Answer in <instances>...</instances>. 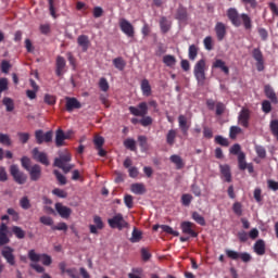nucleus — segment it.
I'll return each instance as SVG.
<instances>
[{"label": "nucleus", "mask_w": 278, "mask_h": 278, "mask_svg": "<svg viewBox=\"0 0 278 278\" xmlns=\"http://www.w3.org/2000/svg\"><path fill=\"white\" fill-rule=\"evenodd\" d=\"M73 156L66 150L64 152H59V157L54 159L53 166L61 168L65 175L71 173L75 168V164H71Z\"/></svg>", "instance_id": "nucleus-1"}, {"label": "nucleus", "mask_w": 278, "mask_h": 278, "mask_svg": "<svg viewBox=\"0 0 278 278\" xmlns=\"http://www.w3.org/2000/svg\"><path fill=\"white\" fill-rule=\"evenodd\" d=\"M193 75L199 86H203V84H205V59H202L195 63L193 67Z\"/></svg>", "instance_id": "nucleus-2"}, {"label": "nucleus", "mask_w": 278, "mask_h": 278, "mask_svg": "<svg viewBox=\"0 0 278 278\" xmlns=\"http://www.w3.org/2000/svg\"><path fill=\"white\" fill-rule=\"evenodd\" d=\"M28 258L30 260V262H41L43 266H51V264L53 263V260L51 258V256H49V254H38L36 253V250H30L28 252Z\"/></svg>", "instance_id": "nucleus-3"}, {"label": "nucleus", "mask_w": 278, "mask_h": 278, "mask_svg": "<svg viewBox=\"0 0 278 278\" xmlns=\"http://www.w3.org/2000/svg\"><path fill=\"white\" fill-rule=\"evenodd\" d=\"M109 226L111 229H118L122 231V229H125V227H128V223H126L125 218L123 217V214L117 213L112 218L108 219Z\"/></svg>", "instance_id": "nucleus-4"}, {"label": "nucleus", "mask_w": 278, "mask_h": 278, "mask_svg": "<svg viewBox=\"0 0 278 278\" xmlns=\"http://www.w3.org/2000/svg\"><path fill=\"white\" fill-rule=\"evenodd\" d=\"M225 253L227 255V257H229V260H241V262H244V263H249L251 262L252 260V256L251 254H249L248 252H236L233 250H225Z\"/></svg>", "instance_id": "nucleus-5"}, {"label": "nucleus", "mask_w": 278, "mask_h": 278, "mask_svg": "<svg viewBox=\"0 0 278 278\" xmlns=\"http://www.w3.org/2000/svg\"><path fill=\"white\" fill-rule=\"evenodd\" d=\"M10 173L14 178V181H16V184H20V186H23V184L27 181V175L18 169V165H11Z\"/></svg>", "instance_id": "nucleus-6"}, {"label": "nucleus", "mask_w": 278, "mask_h": 278, "mask_svg": "<svg viewBox=\"0 0 278 278\" xmlns=\"http://www.w3.org/2000/svg\"><path fill=\"white\" fill-rule=\"evenodd\" d=\"M119 28L122 29L123 34H125V36H127L128 38H134V36L136 35L134 25L126 18L119 20Z\"/></svg>", "instance_id": "nucleus-7"}, {"label": "nucleus", "mask_w": 278, "mask_h": 278, "mask_svg": "<svg viewBox=\"0 0 278 278\" xmlns=\"http://www.w3.org/2000/svg\"><path fill=\"white\" fill-rule=\"evenodd\" d=\"M33 159L35 162H39V164H43V166H49L51 164L49 162V156L47 155L46 152H40L38 148H34L31 151Z\"/></svg>", "instance_id": "nucleus-8"}, {"label": "nucleus", "mask_w": 278, "mask_h": 278, "mask_svg": "<svg viewBox=\"0 0 278 278\" xmlns=\"http://www.w3.org/2000/svg\"><path fill=\"white\" fill-rule=\"evenodd\" d=\"M35 138L37 144H42L43 142H51L53 140V131L49 130L45 134L42 130L35 131Z\"/></svg>", "instance_id": "nucleus-9"}, {"label": "nucleus", "mask_w": 278, "mask_h": 278, "mask_svg": "<svg viewBox=\"0 0 278 278\" xmlns=\"http://www.w3.org/2000/svg\"><path fill=\"white\" fill-rule=\"evenodd\" d=\"M129 112L132 116H147V114H149V106L147 102H141L138 108L129 106Z\"/></svg>", "instance_id": "nucleus-10"}, {"label": "nucleus", "mask_w": 278, "mask_h": 278, "mask_svg": "<svg viewBox=\"0 0 278 278\" xmlns=\"http://www.w3.org/2000/svg\"><path fill=\"white\" fill-rule=\"evenodd\" d=\"M1 255L4 257V260L10 264V266H14L16 264V260L14 257V249L10 247H4L1 250Z\"/></svg>", "instance_id": "nucleus-11"}, {"label": "nucleus", "mask_w": 278, "mask_h": 278, "mask_svg": "<svg viewBox=\"0 0 278 278\" xmlns=\"http://www.w3.org/2000/svg\"><path fill=\"white\" fill-rule=\"evenodd\" d=\"M227 16L235 27H240V25H242V21H240V14L238 13L237 9H228Z\"/></svg>", "instance_id": "nucleus-12"}, {"label": "nucleus", "mask_w": 278, "mask_h": 278, "mask_svg": "<svg viewBox=\"0 0 278 278\" xmlns=\"http://www.w3.org/2000/svg\"><path fill=\"white\" fill-rule=\"evenodd\" d=\"M252 58H254L256 61L257 71H264V54H262V50H260L258 48L254 49L252 51Z\"/></svg>", "instance_id": "nucleus-13"}, {"label": "nucleus", "mask_w": 278, "mask_h": 278, "mask_svg": "<svg viewBox=\"0 0 278 278\" xmlns=\"http://www.w3.org/2000/svg\"><path fill=\"white\" fill-rule=\"evenodd\" d=\"M55 210L61 218H71V214H73V210L68 206H64L62 203H56Z\"/></svg>", "instance_id": "nucleus-14"}, {"label": "nucleus", "mask_w": 278, "mask_h": 278, "mask_svg": "<svg viewBox=\"0 0 278 278\" xmlns=\"http://www.w3.org/2000/svg\"><path fill=\"white\" fill-rule=\"evenodd\" d=\"M66 104V111L67 112H73V110H80L81 108V102L78 101L76 98H65Z\"/></svg>", "instance_id": "nucleus-15"}, {"label": "nucleus", "mask_w": 278, "mask_h": 278, "mask_svg": "<svg viewBox=\"0 0 278 278\" xmlns=\"http://www.w3.org/2000/svg\"><path fill=\"white\" fill-rule=\"evenodd\" d=\"M28 173L31 181H38V179L42 177V167H40L38 164H35L30 167Z\"/></svg>", "instance_id": "nucleus-16"}, {"label": "nucleus", "mask_w": 278, "mask_h": 278, "mask_svg": "<svg viewBox=\"0 0 278 278\" xmlns=\"http://www.w3.org/2000/svg\"><path fill=\"white\" fill-rule=\"evenodd\" d=\"M215 34L217 36V40H225V36H227V27L223 24V22H217L215 25Z\"/></svg>", "instance_id": "nucleus-17"}, {"label": "nucleus", "mask_w": 278, "mask_h": 278, "mask_svg": "<svg viewBox=\"0 0 278 278\" xmlns=\"http://www.w3.org/2000/svg\"><path fill=\"white\" fill-rule=\"evenodd\" d=\"M5 244H10V238H8V225H5V223H2L0 225V247H3Z\"/></svg>", "instance_id": "nucleus-18"}, {"label": "nucleus", "mask_w": 278, "mask_h": 278, "mask_svg": "<svg viewBox=\"0 0 278 278\" xmlns=\"http://www.w3.org/2000/svg\"><path fill=\"white\" fill-rule=\"evenodd\" d=\"M178 126L179 129L182 131L184 136H188V129H190V124H188V117H186L185 115H179Z\"/></svg>", "instance_id": "nucleus-19"}, {"label": "nucleus", "mask_w": 278, "mask_h": 278, "mask_svg": "<svg viewBox=\"0 0 278 278\" xmlns=\"http://www.w3.org/2000/svg\"><path fill=\"white\" fill-rule=\"evenodd\" d=\"M249 118H250L249 110L242 109L238 117L239 125H242V127H249Z\"/></svg>", "instance_id": "nucleus-20"}, {"label": "nucleus", "mask_w": 278, "mask_h": 278, "mask_svg": "<svg viewBox=\"0 0 278 278\" xmlns=\"http://www.w3.org/2000/svg\"><path fill=\"white\" fill-rule=\"evenodd\" d=\"M254 253H256V255H265L266 254V242L262 239H258L255 243H254Z\"/></svg>", "instance_id": "nucleus-21"}, {"label": "nucleus", "mask_w": 278, "mask_h": 278, "mask_svg": "<svg viewBox=\"0 0 278 278\" xmlns=\"http://www.w3.org/2000/svg\"><path fill=\"white\" fill-rule=\"evenodd\" d=\"M64 68H66V60H64L63 56H58L55 70L58 77H62V75H64Z\"/></svg>", "instance_id": "nucleus-22"}, {"label": "nucleus", "mask_w": 278, "mask_h": 278, "mask_svg": "<svg viewBox=\"0 0 278 278\" xmlns=\"http://www.w3.org/2000/svg\"><path fill=\"white\" fill-rule=\"evenodd\" d=\"M219 170L222 174V177L227 181L228 184L231 182V167L229 165H219Z\"/></svg>", "instance_id": "nucleus-23"}, {"label": "nucleus", "mask_w": 278, "mask_h": 278, "mask_svg": "<svg viewBox=\"0 0 278 278\" xmlns=\"http://www.w3.org/2000/svg\"><path fill=\"white\" fill-rule=\"evenodd\" d=\"M192 225L193 224L191 222H184L180 227L182 229V233L197 238L198 233L192 230Z\"/></svg>", "instance_id": "nucleus-24"}, {"label": "nucleus", "mask_w": 278, "mask_h": 278, "mask_svg": "<svg viewBox=\"0 0 278 278\" xmlns=\"http://www.w3.org/2000/svg\"><path fill=\"white\" fill-rule=\"evenodd\" d=\"M78 47L83 49V51H88L90 47V39L86 35H80L77 38Z\"/></svg>", "instance_id": "nucleus-25"}, {"label": "nucleus", "mask_w": 278, "mask_h": 278, "mask_svg": "<svg viewBox=\"0 0 278 278\" xmlns=\"http://www.w3.org/2000/svg\"><path fill=\"white\" fill-rule=\"evenodd\" d=\"M66 140V134L62 129H58L55 131V146L56 147H64Z\"/></svg>", "instance_id": "nucleus-26"}, {"label": "nucleus", "mask_w": 278, "mask_h": 278, "mask_svg": "<svg viewBox=\"0 0 278 278\" xmlns=\"http://www.w3.org/2000/svg\"><path fill=\"white\" fill-rule=\"evenodd\" d=\"M264 90H265V94H266L267 99H269L271 101V103H278L277 93H275V89H273V87H270V85H266L264 87Z\"/></svg>", "instance_id": "nucleus-27"}, {"label": "nucleus", "mask_w": 278, "mask_h": 278, "mask_svg": "<svg viewBox=\"0 0 278 278\" xmlns=\"http://www.w3.org/2000/svg\"><path fill=\"white\" fill-rule=\"evenodd\" d=\"M130 190L134 194H144L147 192V188L142 182H136L130 186Z\"/></svg>", "instance_id": "nucleus-28"}, {"label": "nucleus", "mask_w": 278, "mask_h": 278, "mask_svg": "<svg viewBox=\"0 0 278 278\" xmlns=\"http://www.w3.org/2000/svg\"><path fill=\"white\" fill-rule=\"evenodd\" d=\"M169 161L172 162V164H175L177 170H181V168H184V166H186V164L184 163V159H181V156H179L177 154H173L169 157Z\"/></svg>", "instance_id": "nucleus-29"}, {"label": "nucleus", "mask_w": 278, "mask_h": 278, "mask_svg": "<svg viewBox=\"0 0 278 278\" xmlns=\"http://www.w3.org/2000/svg\"><path fill=\"white\" fill-rule=\"evenodd\" d=\"M176 18L177 21H180V23H186V21H188V11L186 8L179 7L177 9Z\"/></svg>", "instance_id": "nucleus-30"}, {"label": "nucleus", "mask_w": 278, "mask_h": 278, "mask_svg": "<svg viewBox=\"0 0 278 278\" xmlns=\"http://www.w3.org/2000/svg\"><path fill=\"white\" fill-rule=\"evenodd\" d=\"M213 68H220V71H223V73H225V75H228L229 73V67H227V65H225V61L217 59L214 63H213Z\"/></svg>", "instance_id": "nucleus-31"}, {"label": "nucleus", "mask_w": 278, "mask_h": 278, "mask_svg": "<svg viewBox=\"0 0 278 278\" xmlns=\"http://www.w3.org/2000/svg\"><path fill=\"white\" fill-rule=\"evenodd\" d=\"M238 164H239L240 170H247V166L249 164H247V154H244V152H240L238 154Z\"/></svg>", "instance_id": "nucleus-32"}, {"label": "nucleus", "mask_w": 278, "mask_h": 278, "mask_svg": "<svg viewBox=\"0 0 278 278\" xmlns=\"http://www.w3.org/2000/svg\"><path fill=\"white\" fill-rule=\"evenodd\" d=\"M177 138V130L170 129L168 130L166 135V142L169 144V147H173L175 144V139Z\"/></svg>", "instance_id": "nucleus-33"}, {"label": "nucleus", "mask_w": 278, "mask_h": 278, "mask_svg": "<svg viewBox=\"0 0 278 278\" xmlns=\"http://www.w3.org/2000/svg\"><path fill=\"white\" fill-rule=\"evenodd\" d=\"M163 62L165 63L166 66L173 68V66L177 64V59L174 55L166 54L165 56H163Z\"/></svg>", "instance_id": "nucleus-34"}, {"label": "nucleus", "mask_w": 278, "mask_h": 278, "mask_svg": "<svg viewBox=\"0 0 278 278\" xmlns=\"http://www.w3.org/2000/svg\"><path fill=\"white\" fill-rule=\"evenodd\" d=\"M240 18L243 23L244 29H252L253 28L251 17L247 13L241 14Z\"/></svg>", "instance_id": "nucleus-35"}, {"label": "nucleus", "mask_w": 278, "mask_h": 278, "mask_svg": "<svg viewBox=\"0 0 278 278\" xmlns=\"http://www.w3.org/2000/svg\"><path fill=\"white\" fill-rule=\"evenodd\" d=\"M141 90L144 97H151V85L147 79L141 81Z\"/></svg>", "instance_id": "nucleus-36"}, {"label": "nucleus", "mask_w": 278, "mask_h": 278, "mask_svg": "<svg viewBox=\"0 0 278 278\" xmlns=\"http://www.w3.org/2000/svg\"><path fill=\"white\" fill-rule=\"evenodd\" d=\"M160 27L161 31H163V34H166L170 29V22H168V20L163 16L160 20Z\"/></svg>", "instance_id": "nucleus-37"}, {"label": "nucleus", "mask_w": 278, "mask_h": 278, "mask_svg": "<svg viewBox=\"0 0 278 278\" xmlns=\"http://www.w3.org/2000/svg\"><path fill=\"white\" fill-rule=\"evenodd\" d=\"M141 240H142V231L138 230L137 228H134L130 237V242L136 243V242H140Z\"/></svg>", "instance_id": "nucleus-38"}, {"label": "nucleus", "mask_w": 278, "mask_h": 278, "mask_svg": "<svg viewBox=\"0 0 278 278\" xmlns=\"http://www.w3.org/2000/svg\"><path fill=\"white\" fill-rule=\"evenodd\" d=\"M2 103L7 108V112H14V100L5 97L3 98Z\"/></svg>", "instance_id": "nucleus-39"}, {"label": "nucleus", "mask_w": 278, "mask_h": 278, "mask_svg": "<svg viewBox=\"0 0 278 278\" xmlns=\"http://www.w3.org/2000/svg\"><path fill=\"white\" fill-rule=\"evenodd\" d=\"M124 147L126 149H129V151H138V148H136V140L132 138H128L124 141Z\"/></svg>", "instance_id": "nucleus-40"}, {"label": "nucleus", "mask_w": 278, "mask_h": 278, "mask_svg": "<svg viewBox=\"0 0 278 278\" xmlns=\"http://www.w3.org/2000/svg\"><path fill=\"white\" fill-rule=\"evenodd\" d=\"M197 55H199V48H197L194 45H191L189 47V60L194 62L197 60Z\"/></svg>", "instance_id": "nucleus-41"}, {"label": "nucleus", "mask_w": 278, "mask_h": 278, "mask_svg": "<svg viewBox=\"0 0 278 278\" xmlns=\"http://www.w3.org/2000/svg\"><path fill=\"white\" fill-rule=\"evenodd\" d=\"M113 64H114L115 68H117V71H124L125 66H126L125 60H123V58L114 59Z\"/></svg>", "instance_id": "nucleus-42"}, {"label": "nucleus", "mask_w": 278, "mask_h": 278, "mask_svg": "<svg viewBox=\"0 0 278 278\" xmlns=\"http://www.w3.org/2000/svg\"><path fill=\"white\" fill-rule=\"evenodd\" d=\"M12 232L18 238V240H23V238H25V230L18 226H13Z\"/></svg>", "instance_id": "nucleus-43"}, {"label": "nucleus", "mask_w": 278, "mask_h": 278, "mask_svg": "<svg viewBox=\"0 0 278 278\" xmlns=\"http://www.w3.org/2000/svg\"><path fill=\"white\" fill-rule=\"evenodd\" d=\"M53 175H55L56 180L61 186H66V176L62 175V173H60L58 169L53 170Z\"/></svg>", "instance_id": "nucleus-44"}, {"label": "nucleus", "mask_w": 278, "mask_h": 278, "mask_svg": "<svg viewBox=\"0 0 278 278\" xmlns=\"http://www.w3.org/2000/svg\"><path fill=\"white\" fill-rule=\"evenodd\" d=\"M192 218H193V220H195L198 223V225L205 227V218L201 214L193 212Z\"/></svg>", "instance_id": "nucleus-45"}, {"label": "nucleus", "mask_w": 278, "mask_h": 278, "mask_svg": "<svg viewBox=\"0 0 278 278\" xmlns=\"http://www.w3.org/2000/svg\"><path fill=\"white\" fill-rule=\"evenodd\" d=\"M0 143L4 144L5 147H11L12 139H10V135L0 134Z\"/></svg>", "instance_id": "nucleus-46"}, {"label": "nucleus", "mask_w": 278, "mask_h": 278, "mask_svg": "<svg viewBox=\"0 0 278 278\" xmlns=\"http://www.w3.org/2000/svg\"><path fill=\"white\" fill-rule=\"evenodd\" d=\"M21 164L23 166V168H25V170L29 172L31 168V160L27 156H23L21 159Z\"/></svg>", "instance_id": "nucleus-47"}, {"label": "nucleus", "mask_w": 278, "mask_h": 278, "mask_svg": "<svg viewBox=\"0 0 278 278\" xmlns=\"http://www.w3.org/2000/svg\"><path fill=\"white\" fill-rule=\"evenodd\" d=\"M215 142L220 144V147H229V140L223 136H216Z\"/></svg>", "instance_id": "nucleus-48"}, {"label": "nucleus", "mask_w": 278, "mask_h": 278, "mask_svg": "<svg viewBox=\"0 0 278 278\" xmlns=\"http://www.w3.org/2000/svg\"><path fill=\"white\" fill-rule=\"evenodd\" d=\"M20 205L23 210H29V207H31V203L29 202V199L27 197H23L20 200Z\"/></svg>", "instance_id": "nucleus-49"}, {"label": "nucleus", "mask_w": 278, "mask_h": 278, "mask_svg": "<svg viewBox=\"0 0 278 278\" xmlns=\"http://www.w3.org/2000/svg\"><path fill=\"white\" fill-rule=\"evenodd\" d=\"M161 229L162 231H164L165 233H170V236H179V231H175L173 230V228H170V226L167 225H161Z\"/></svg>", "instance_id": "nucleus-50"}, {"label": "nucleus", "mask_w": 278, "mask_h": 278, "mask_svg": "<svg viewBox=\"0 0 278 278\" xmlns=\"http://www.w3.org/2000/svg\"><path fill=\"white\" fill-rule=\"evenodd\" d=\"M138 142H139V147L141 148V151H147V149H148L147 137L139 136Z\"/></svg>", "instance_id": "nucleus-51"}, {"label": "nucleus", "mask_w": 278, "mask_h": 278, "mask_svg": "<svg viewBox=\"0 0 278 278\" xmlns=\"http://www.w3.org/2000/svg\"><path fill=\"white\" fill-rule=\"evenodd\" d=\"M124 203H125L126 207H128V210H131V207H134V197L126 194L124 197Z\"/></svg>", "instance_id": "nucleus-52"}, {"label": "nucleus", "mask_w": 278, "mask_h": 278, "mask_svg": "<svg viewBox=\"0 0 278 278\" xmlns=\"http://www.w3.org/2000/svg\"><path fill=\"white\" fill-rule=\"evenodd\" d=\"M99 86L100 90H102L103 92H108V90H110V84H108V79L105 78L100 79Z\"/></svg>", "instance_id": "nucleus-53"}, {"label": "nucleus", "mask_w": 278, "mask_h": 278, "mask_svg": "<svg viewBox=\"0 0 278 278\" xmlns=\"http://www.w3.org/2000/svg\"><path fill=\"white\" fill-rule=\"evenodd\" d=\"M142 119L139 121V123L142 125V127H149V125H152L153 118L151 116H141Z\"/></svg>", "instance_id": "nucleus-54"}, {"label": "nucleus", "mask_w": 278, "mask_h": 278, "mask_svg": "<svg viewBox=\"0 0 278 278\" xmlns=\"http://www.w3.org/2000/svg\"><path fill=\"white\" fill-rule=\"evenodd\" d=\"M255 151L256 154L258 155V157H261L262 160H264V157H266V149L262 146H255Z\"/></svg>", "instance_id": "nucleus-55"}, {"label": "nucleus", "mask_w": 278, "mask_h": 278, "mask_svg": "<svg viewBox=\"0 0 278 278\" xmlns=\"http://www.w3.org/2000/svg\"><path fill=\"white\" fill-rule=\"evenodd\" d=\"M242 131V128L241 127H238V126H231L230 127V132H229V136L230 138H236V136H238V134H240Z\"/></svg>", "instance_id": "nucleus-56"}, {"label": "nucleus", "mask_w": 278, "mask_h": 278, "mask_svg": "<svg viewBox=\"0 0 278 278\" xmlns=\"http://www.w3.org/2000/svg\"><path fill=\"white\" fill-rule=\"evenodd\" d=\"M262 110L265 112V114H269V112L273 110V106L270 105V101L265 100L262 103Z\"/></svg>", "instance_id": "nucleus-57"}, {"label": "nucleus", "mask_w": 278, "mask_h": 278, "mask_svg": "<svg viewBox=\"0 0 278 278\" xmlns=\"http://www.w3.org/2000/svg\"><path fill=\"white\" fill-rule=\"evenodd\" d=\"M17 136H18L22 144H27V142L29 141L28 132H18Z\"/></svg>", "instance_id": "nucleus-58"}, {"label": "nucleus", "mask_w": 278, "mask_h": 278, "mask_svg": "<svg viewBox=\"0 0 278 278\" xmlns=\"http://www.w3.org/2000/svg\"><path fill=\"white\" fill-rule=\"evenodd\" d=\"M52 194H55V197H59L60 199H66L67 193L66 191L62 190V189H54L52 190Z\"/></svg>", "instance_id": "nucleus-59"}, {"label": "nucleus", "mask_w": 278, "mask_h": 278, "mask_svg": "<svg viewBox=\"0 0 278 278\" xmlns=\"http://www.w3.org/2000/svg\"><path fill=\"white\" fill-rule=\"evenodd\" d=\"M181 201H182V205L188 206V205H190V203H192V195L185 193L181 197Z\"/></svg>", "instance_id": "nucleus-60"}, {"label": "nucleus", "mask_w": 278, "mask_h": 278, "mask_svg": "<svg viewBox=\"0 0 278 278\" xmlns=\"http://www.w3.org/2000/svg\"><path fill=\"white\" fill-rule=\"evenodd\" d=\"M39 220L40 223H42V225H47L48 227H51V225H53V218L49 216H41Z\"/></svg>", "instance_id": "nucleus-61"}, {"label": "nucleus", "mask_w": 278, "mask_h": 278, "mask_svg": "<svg viewBox=\"0 0 278 278\" xmlns=\"http://www.w3.org/2000/svg\"><path fill=\"white\" fill-rule=\"evenodd\" d=\"M8 90V78H0V99L1 92H5Z\"/></svg>", "instance_id": "nucleus-62"}, {"label": "nucleus", "mask_w": 278, "mask_h": 278, "mask_svg": "<svg viewBox=\"0 0 278 278\" xmlns=\"http://www.w3.org/2000/svg\"><path fill=\"white\" fill-rule=\"evenodd\" d=\"M232 210H233L235 214H237V216H242V204H240V202H236L232 205Z\"/></svg>", "instance_id": "nucleus-63"}, {"label": "nucleus", "mask_w": 278, "mask_h": 278, "mask_svg": "<svg viewBox=\"0 0 278 278\" xmlns=\"http://www.w3.org/2000/svg\"><path fill=\"white\" fill-rule=\"evenodd\" d=\"M203 42L206 51H212L214 49V46H212V37L207 36Z\"/></svg>", "instance_id": "nucleus-64"}]
</instances>
